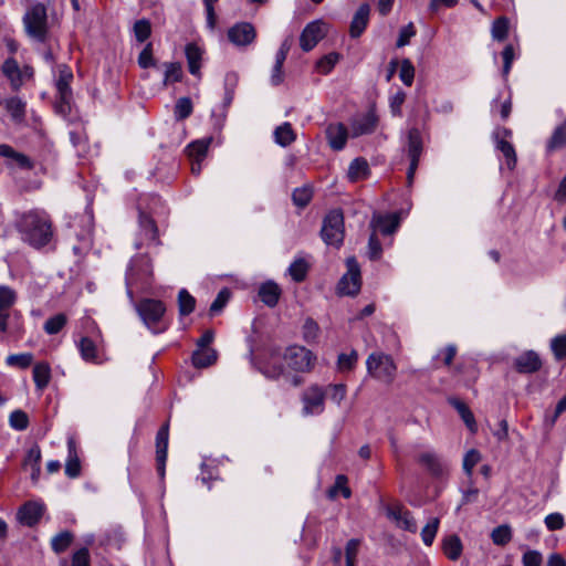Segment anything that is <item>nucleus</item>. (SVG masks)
I'll return each mask as SVG.
<instances>
[{
  "label": "nucleus",
  "instance_id": "nucleus-64",
  "mask_svg": "<svg viewBox=\"0 0 566 566\" xmlns=\"http://www.w3.org/2000/svg\"><path fill=\"white\" fill-rule=\"evenodd\" d=\"M368 258L377 261L382 255V248L380 241L375 232H371L368 239Z\"/></svg>",
  "mask_w": 566,
  "mask_h": 566
},
{
  "label": "nucleus",
  "instance_id": "nucleus-60",
  "mask_svg": "<svg viewBox=\"0 0 566 566\" xmlns=\"http://www.w3.org/2000/svg\"><path fill=\"white\" fill-rule=\"evenodd\" d=\"M17 300L15 292L7 286L0 285V312L10 308Z\"/></svg>",
  "mask_w": 566,
  "mask_h": 566
},
{
  "label": "nucleus",
  "instance_id": "nucleus-61",
  "mask_svg": "<svg viewBox=\"0 0 566 566\" xmlns=\"http://www.w3.org/2000/svg\"><path fill=\"white\" fill-rule=\"evenodd\" d=\"M339 60L337 53H329L319 59L316 63L317 70L323 74H328Z\"/></svg>",
  "mask_w": 566,
  "mask_h": 566
},
{
  "label": "nucleus",
  "instance_id": "nucleus-46",
  "mask_svg": "<svg viewBox=\"0 0 566 566\" xmlns=\"http://www.w3.org/2000/svg\"><path fill=\"white\" fill-rule=\"evenodd\" d=\"M491 538L495 545L504 546L512 539V530L506 524L500 525L492 531Z\"/></svg>",
  "mask_w": 566,
  "mask_h": 566
},
{
  "label": "nucleus",
  "instance_id": "nucleus-51",
  "mask_svg": "<svg viewBox=\"0 0 566 566\" xmlns=\"http://www.w3.org/2000/svg\"><path fill=\"white\" fill-rule=\"evenodd\" d=\"M318 333H319L318 324L312 318H306L303 324V327H302L303 339L307 344H312V343L316 342V339L318 337Z\"/></svg>",
  "mask_w": 566,
  "mask_h": 566
},
{
  "label": "nucleus",
  "instance_id": "nucleus-54",
  "mask_svg": "<svg viewBox=\"0 0 566 566\" xmlns=\"http://www.w3.org/2000/svg\"><path fill=\"white\" fill-rule=\"evenodd\" d=\"M492 38L496 41H503L509 33V20L505 17L496 19L491 28Z\"/></svg>",
  "mask_w": 566,
  "mask_h": 566
},
{
  "label": "nucleus",
  "instance_id": "nucleus-48",
  "mask_svg": "<svg viewBox=\"0 0 566 566\" xmlns=\"http://www.w3.org/2000/svg\"><path fill=\"white\" fill-rule=\"evenodd\" d=\"M358 360V354L356 350H350V353H342L337 358V368L339 371H349L352 370Z\"/></svg>",
  "mask_w": 566,
  "mask_h": 566
},
{
  "label": "nucleus",
  "instance_id": "nucleus-33",
  "mask_svg": "<svg viewBox=\"0 0 566 566\" xmlns=\"http://www.w3.org/2000/svg\"><path fill=\"white\" fill-rule=\"evenodd\" d=\"M51 380V367L45 361L36 363L33 366V381L38 390L42 391Z\"/></svg>",
  "mask_w": 566,
  "mask_h": 566
},
{
  "label": "nucleus",
  "instance_id": "nucleus-17",
  "mask_svg": "<svg viewBox=\"0 0 566 566\" xmlns=\"http://www.w3.org/2000/svg\"><path fill=\"white\" fill-rule=\"evenodd\" d=\"M512 135V132L504 127H497L493 133L495 147L500 150L505 160L506 166L510 170H513L516 166V153L513 145L506 140Z\"/></svg>",
  "mask_w": 566,
  "mask_h": 566
},
{
  "label": "nucleus",
  "instance_id": "nucleus-59",
  "mask_svg": "<svg viewBox=\"0 0 566 566\" xmlns=\"http://www.w3.org/2000/svg\"><path fill=\"white\" fill-rule=\"evenodd\" d=\"M360 539L352 538L345 546L346 566H356V558L359 552Z\"/></svg>",
  "mask_w": 566,
  "mask_h": 566
},
{
  "label": "nucleus",
  "instance_id": "nucleus-22",
  "mask_svg": "<svg viewBox=\"0 0 566 566\" xmlns=\"http://www.w3.org/2000/svg\"><path fill=\"white\" fill-rule=\"evenodd\" d=\"M350 134L343 123H332L326 128V138L332 149L339 151L345 148Z\"/></svg>",
  "mask_w": 566,
  "mask_h": 566
},
{
  "label": "nucleus",
  "instance_id": "nucleus-45",
  "mask_svg": "<svg viewBox=\"0 0 566 566\" xmlns=\"http://www.w3.org/2000/svg\"><path fill=\"white\" fill-rule=\"evenodd\" d=\"M67 317L63 313H59L46 319L44 323V331L49 335L57 334L66 324Z\"/></svg>",
  "mask_w": 566,
  "mask_h": 566
},
{
  "label": "nucleus",
  "instance_id": "nucleus-62",
  "mask_svg": "<svg viewBox=\"0 0 566 566\" xmlns=\"http://www.w3.org/2000/svg\"><path fill=\"white\" fill-rule=\"evenodd\" d=\"M481 454L475 449L469 450L463 458V470L470 478L473 473L474 467L480 462Z\"/></svg>",
  "mask_w": 566,
  "mask_h": 566
},
{
  "label": "nucleus",
  "instance_id": "nucleus-29",
  "mask_svg": "<svg viewBox=\"0 0 566 566\" xmlns=\"http://www.w3.org/2000/svg\"><path fill=\"white\" fill-rule=\"evenodd\" d=\"M185 54L188 63V70L193 76H201V60L203 51L196 43H188L185 48Z\"/></svg>",
  "mask_w": 566,
  "mask_h": 566
},
{
  "label": "nucleus",
  "instance_id": "nucleus-21",
  "mask_svg": "<svg viewBox=\"0 0 566 566\" xmlns=\"http://www.w3.org/2000/svg\"><path fill=\"white\" fill-rule=\"evenodd\" d=\"M44 505L40 502L30 501L23 504L18 511V520L25 526L35 525L42 517Z\"/></svg>",
  "mask_w": 566,
  "mask_h": 566
},
{
  "label": "nucleus",
  "instance_id": "nucleus-4",
  "mask_svg": "<svg viewBox=\"0 0 566 566\" xmlns=\"http://www.w3.org/2000/svg\"><path fill=\"white\" fill-rule=\"evenodd\" d=\"M73 80L72 71L63 65L59 70V76L55 81L56 98L54 102L55 113L63 118H69L73 107V93L71 82Z\"/></svg>",
  "mask_w": 566,
  "mask_h": 566
},
{
  "label": "nucleus",
  "instance_id": "nucleus-26",
  "mask_svg": "<svg viewBox=\"0 0 566 566\" xmlns=\"http://www.w3.org/2000/svg\"><path fill=\"white\" fill-rule=\"evenodd\" d=\"M41 449L38 444H33L25 453L22 467L25 471H30L31 480L35 483L41 474Z\"/></svg>",
  "mask_w": 566,
  "mask_h": 566
},
{
  "label": "nucleus",
  "instance_id": "nucleus-5",
  "mask_svg": "<svg viewBox=\"0 0 566 566\" xmlns=\"http://www.w3.org/2000/svg\"><path fill=\"white\" fill-rule=\"evenodd\" d=\"M153 277V269L149 260L145 255L134 256L130 260L126 272V292L130 301H133V287L139 285L140 289H147Z\"/></svg>",
  "mask_w": 566,
  "mask_h": 566
},
{
  "label": "nucleus",
  "instance_id": "nucleus-57",
  "mask_svg": "<svg viewBox=\"0 0 566 566\" xmlns=\"http://www.w3.org/2000/svg\"><path fill=\"white\" fill-rule=\"evenodd\" d=\"M399 77L405 85H407V86L412 85L413 78H415V66L410 60L403 59L401 61L400 70H399Z\"/></svg>",
  "mask_w": 566,
  "mask_h": 566
},
{
  "label": "nucleus",
  "instance_id": "nucleus-49",
  "mask_svg": "<svg viewBox=\"0 0 566 566\" xmlns=\"http://www.w3.org/2000/svg\"><path fill=\"white\" fill-rule=\"evenodd\" d=\"M134 35L139 43L145 42L151 34V25L147 19L137 20L133 28Z\"/></svg>",
  "mask_w": 566,
  "mask_h": 566
},
{
  "label": "nucleus",
  "instance_id": "nucleus-35",
  "mask_svg": "<svg viewBox=\"0 0 566 566\" xmlns=\"http://www.w3.org/2000/svg\"><path fill=\"white\" fill-rule=\"evenodd\" d=\"M163 66L165 69L163 78L164 86H168L182 80L184 72L180 62H165Z\"/></svg>",
  "mask_w": 566,
  "mask_h": 566
},
{
  "label": "nucleus",
  "instance_id": "nucleus-12",
  "mask_svg": "<svg viewBox=\"0 0 566 566\" xmlns=\"http://www.w3.org/2000/svg\"><path fill=\"white\" fill-rule=\"evenodd\" d=\"M347 272L340 277L337 290L340 295L354 296L361 287L360 266L355 256L346 260Z\"/></svg>",
  "mask_w": 566,
  "mask_h": 566
},
{
  "label": "nucleus",
  "instance_id": "nucleus-13",
  "mask_svg": "<svg viewBox=\"0 0 566 566\" xmlns=\"http://www.w3.org/2000/svg\"><path fill=\"white\" fill-rule=\"evenodd\" d=\"M2 73L9 80L12 91H19L25 81L33 76V69L29 65L20 67L18 62L10 57L2 64Z\"/></svg>",
  "mask_w": 566,
  "mask_h": 566
},
{
  "label": "nucleus",
  "instance_id": "nucleus-7",
  "mask_svg": "<svg viewBox=\"0 0 566 566\" xmlns=\"http://www.w3.org/2000/svg\"><path fill=\"white\" fill-rule=\"evenodd\" d=\"M367 373L385 384H391L397 371L396 364L389 355L371 353L366 360Z\"/></svg>",
  "mask_w": 566,
  "mask_h": 566
},
{
  "label": "nucleus",
  "instance_id": "nucleus-31",
  "mask_svg": "<svg viewBox=\"0 0 566 566\" xmlns=\"http://www.w3.org/2000/svg\"><path fill=\"white\" fill-rule=\"evenodd\" d=\"M280 295L281 289L273 281L261 284L259 289L260 300L269 307H274L277 304Z\"/></svg>",
  "mask_w": 566,
  "mask_h": 566
},
{
  "label": "nucleus",
  "instance_id": "nucleus-53",
  "mask_svg": "<svg viewBox=\"0 0 566 566\" xmlns=\"http://www.w3.org/2000/svg\"><path fill=\"white\" fill-rule=\"evenodd\" d=\"M287 272L295 282H302L307 273V263L303 259H297L291 263Z\"/></svg>",
  "mask_w": 566,
  "mask_h": 566
},
{
  "label": "nucleus",
  "instance_id": "nucleus-39",
  "mask_svg": "<svg viewBox=\"0 0 566 566\" xmlns=\"http://www.w3.org/2000/svg\"><path fill=\"white\" fill-rule=\"evenodd\" d=\"M274 140L282 147H286L295 140V134L290 123H283L275 128Z\"/></svg>",
  "mask_w": 566,
  "mask_h": 566
},
{
  "label": "nucleus",
  "instance_id": "nucleus-40",
  "mask_svg": "<svg viewBox=\"0 0 566 566\" xmlns=\"http://www.w3.org/2000/svg\"><path fill=\"white\" fill-rule=\"evenodd\" d=\"M566 145V119L565 122L557 126L553 132L552 137L548 139L546 148L547 151H554L558 148H562Z\"/></svg>",
  "mask_w": 566,
  "mask_h": 566
},
{
  "label": "nucleus",
  "instance_id": "nucleus-50",
  "mask_svg": "<svg viewBox=\"0 0 566 566\" xmlns=\"http://www.w3.org/2000/svg\"><path fill=\"white\" fill-rule=\"evenodd\" d=\"M9 424L14 430L23 431L29 426V417L23 410H14L9 416Z\"/></svg>",
  "mask_w": 566,
  "mask_h": 566
},
{
  "label": "nucleus",
  "instance_id": "nucleus-24",
  "mask_svg": "<svg viewBox=\"0 0 566 566\" xmlns=\"http://www.w3.org/2000/svg\"><path fill=\"white\" fill-rule=\"evenodd\" d=\"M370 7L367 3H363L355 12L350 25L349 35L353 39L359 38L366 30L369 23Z\"/></svg>",
  "mask_w": 566,
  "mask_h": 566
},
{
  "label": "nucleus",
  "instance_id": "nucleus-20",
  "mask_svg": "<svg viewBox=\"0 0 566 566\" xmlns=\"http://www.w3.org/2000/svg\"><path fill=\"white\" fill-rule=\"evenodd\" d=\"M168 439H169V427L168 423L161 426L156 434V461H157V471L159 476L163 479L166 472V460H167V450H168Z\"/></svg>",
  "mask_w": 566,
  "mask_h": 566
},
{
  "label": "nucleus",
  "instance_id": "nucleus-56",
  "mask_svg": "<svg viewBox=\"0 0 566 566\" xmlns=\"http://www.w3.org/2000/svg\"><path fill=\"white\" fill-rule=\"evenodd\" d=\"M33 361V355L31 353H21L9 355L6 359L7 365L17 366L19 368H28Z\"/></svg>",
  "mask_w": 566,
  "mask_h": 566
},
{
  "label": "nucleus",
  "instance_id": "nucleus-2",
  "mask_svg": "<svg viewBox=\"0 0 566 566\" xmlns=\"http://www.w3.org/2000/svg\"><path fill=\"white\" fill-rule=\"evenodd\" d=\"M15 227L22 240L36 249L49 244L53 237L50 217L41 209L19 213L15 219Z\"/></svg>",
  "mask_w": 566,
  "mask_h": 566
},
{
  "label": "nucleus",
  "instance_id": "nucleus-30",
  "mask_svg": "<svg viewBox=\"0 0 566 566\" xmlns=\"http://www.w3.org/2000/svg\"><path fill=\"white\" fill-rule=\"evenodd\" d=\"M370 175L368 161L363 157H357L348 166L347 178L352 182L367 179Z\"/></svg>",
  "mask_w": 566,
  "mask_h": 566
},
{
  "label": "nucleus",
  "instance_id": "nucleus-27",
  "mask_svg": "<svg viewBox=\"0 0 566 566\" xmlns=\"http://www.w3.org/2000/svg\"><path fill=\"white\" fill-rule=\"evenodd\" d=\"M81 473V461L77 452L76 441L73 437L67 438V459L65 462V474L71 478H77Z\"/></svg>",
  "mask_w": 566,
  "mask_h": 566
},
{
  "label": "nucleus",
  "instance_id": "nucleus-8",
  "mask_svg": "<svg viewBox=\"0 0 566 566\" xmlns=\"http://www.w3.org/2000/svg\"><path fill=\"white\" fill-rule=\"evenodd\" d=\"M323 241L327 245L339 248L344 241V216L339 209L329 211L323 220L321 230Z\"/></svg>",
  "mask_w": 566,
  "mask_h": 566
},
{
  "label": "nucleus",
  "instance_id": "nucleus-6",
  "mask_svg": "<svg viewBox=\"0 0 566 566\" xmlns=\"http://www.w3.org/2000/svg\"><path fill=\"white\" fill-rule=\"evenodd\" d=\"M23 24L31 38L40 42L44 41L48 32L46 6L34 1L23 17Z\"/></svg>",
  "mask_w": 566,
  "mask_h": 566
},
{
  "label": "nucleus",
  "instance_id": "nucleus-19",
  "mask_svg": "<svg viewBox=\"0 0 566 566\" xmlns=\"http://www.w3.org/2000/svg\"><path fill=\"white\" fill-rule=\"evenodd\" d=\"M256 36L254 27L249 22L235 23L228 30V39L235 46H247Z\"/></svg>",
  "mask_w": 566,
  "mask_h": 566
},
{
  "label": "nucleus",
  "instance_id": "nucleus-9",
  "mask_svg": "<svg viewBox=\"0 0 566 566\" xmlns=\"http://www.w3.org/2000/svg\"><path fill=\"white\" fill-rule=\"evenodd\" d=\"M283 358L286 366L297 373L311 371L316 360L315 355L310 349L297 345L287 347Z\"/></svg>",
  "mask_w": 566,
  "mask_h": 566
},
{
  "label": "nucleus",
  "instance_id": "nucleus-25",
  "mask_svg": "<svg viewBox=\"0 0 566 566\" xmlns=\"http://www.w3.org/2000/svg\"><path fill=\"white\" fill-rule=\"evenodd\" d=\"M0 157L6 158L7 165L10 167H17L20 169H32L33 164L28 156L22 153L14 150L7 144L0 145Z\"/></svg>",
  "mask_w": 566,
  "mask_h": 566
},
{
  "label": "nucleus",
  "instance_id": "nucleus-10",
  "mask_svg": "<svg viewBox=\"0 0 566 566\" xmlns=\"http://www.w3.org/2000/svg\"><path fill=\"white\" fill-rule=\"evenodd\" d=\"M405 151L410 160L407 171V180L408 184L411 185L423 151L422 136L418 128L412 127L407 132Z\"/></svg>",
  "mask_w": 566,
  "mask_h": 566
},
{
  "label": "nucleus",
  "instance_id": "nucleus-43",
  "mask_svg": "<svg viewBox=\"0 0 566 566\" xmlns=\"http://www.w3.org/2000/svg\"><path fill=\"white\" fill-rule=\"evenodd\" d=\"M440 520L438 517L431 518L421 530V539L426 546H431L438 533Z\"/></svg>",
  "mask_w": 566,
  "mask_h": 566
},
{
  "label": "nucleus",
  "instance_id": "nucleus-38",
  "mask_svg": "<svg viewBox=\"0 0 566 566\" xmlns=\"http://www.w3.org/2000/svg\"><path fill=\"white\" fill-rule=\"evenodd\" d=\"M449 403L453 406L459 412L461 419L464 421L467 427L474 432L476 430V423L473 413L469 407L457 398H450Z\"/></svg>",
  "mask_w": 566,
  "mask_h": 566
},
{
  "label": "nucleus",
  "instance_id": "nucleus-18",
  "mask_svg": "<svg viewBox=\"0 0 566 566\" xmlns=\"http://www.w3.org/2000/svg\"><path fill=\"white\" fill-rule=\"evenodd\" d=\"M417 461L433 478H442L448 471V464L434 450H426L421 452L418 455Z\"/></svg>",
  "mask_w": 566,
  "mask_h": 566
},
{
  "label": "nucleus",
  "instance_id": "nucleus-11",
  "mask_svg": "<svg viewBox=\"0 0 566 566\" xmlns=\"http://www.w3.org/2000/svg\"><path fill=\"white\" fill-rule=\"evenodd\" d=\"M326 390L318 385L307 387L301 395L302 415L304 417L318 416L325 410Z\"/></svg>",
  "mask_w": 566,
  "mask_h": 566
},
{
  "label": "nucleus",
  "instance_id": "nucleus-14",
  "mask_svg": "<svg viewBox=\"0 0 566 566\" xmlns=\"http://www.w3.org/2000/svg\"><path fill=\"white\" fill-rule=\"evenodd\" d=\"M378 116L374 108L365 113L356 114L349 120L350 136L356 138L363 135L373 134L378 125Z\"/></svg>",
  "mask_w": 566,
  "mask_h": 566
},
{
  "label": "nucleus",
  "instance_id": "nucleus-15",
  "mask_svg": "<svg viewBox=\"0 0 566 566\" xmlns=\"http://www.w3.org/2000/svg\"><path fill=\"white\" fill-rule=\"evenodd\" d=\"M326 23L323 20H315L306 24L300 36V45L303 51H311L325 35Z\"/></svg>",
  "mask_w": 566,
  "mask_h": 566
},
{
  "label": "nucleus",
  "instance_id": "nucleus-32",
  "mask_svg": "<svg viewBox=\"0 0 566 566\" xmlns=\"http://www.w3.org/2000/svg\"><path fill=\"white\" fill-rule=\"evenodd\" d=\"M218 358L213 348H197L191 356L192 365L196 368H206L216 363Z\"/></svg>",
  "mask_w": 566,
  "mask_h": 566
},
{
  "label": "nucleus",
  "instance_id": "nucleus-36",
  "mask_svg": "<svg viewBox=\"0 0 566 566\" xmlns=\"http://www.w3.org/2000/svg\"><path fill=\"white\" fill-rule=\"evenodd\" d=\"M211 138L198 139L187 146V154L191 160H203L209 149Z\"/></svg>",
  "mask_w": 566,
  "mask_h": 566
},
{
  "label": "nucleus",
  "instance_id": "nucleus-44",
  "mask_svg": "<svg viewBox=\"0 0 566 566\" xmlns=\"http://www.w3.org/2000/svg\"><path fill=\"white\" fill-rule=\"evenodd\" d=\"M72 541H73L72 533L69 531H63V532L56 534L51 539L52 549L57 554L63 553L71 545Z\"/></svg>",
  "mask_w": 566,
  "mask_h": 566
},
{
  "label": "nucleus",
  "instance_id": "nucleus-28",
  "mask_svg": "<svg viewBox=\"0 0 566 566\" xmlns=\"http://www.w3.org/2000/svg\"><path fill=\"white\" fill-rule=\"evenodd\" d=\"M4 108L14 124H22L25 119L27 103L19 96H12L4 99Z\"/></svg>",
  "mask_w": 566,
  "mask_h": 566
},
{
  "label": "nucleus",
  "instance_id": "nucleus-52",
  "mask_svg": "<svg viewBox=\"0 0 566 566\" xmlns=\"http://www.w3.org/2000/svg\"><path fill=\"white\" fill-rule=\"evenodd\" d=\"M551 349L556 360L566 358V334H558L551 339Z\"/></svg>",
  "mask_w": 566,
  "mask_h": 566
},
{
  "label": "nucleus",
  "instance_id": "nucleus-42",
  "mask_svg": "<svg viewBox=\"0 0 566 566\" xmlns=\"http://www.w3.org/2000/svg\"><path fill=\"white\" fill-rule=\"evenodd\" d=\"M196 306V300L188 293L187 290L182 289L178 293V308L181 316H187L193 312Z\"/></svg>",
  "mask_w": 566,
  "mask_h": 566
},
{
  "label": "nucleus",
  "instance_id": "nucleus-63",
  "mask_svg": "<svg viewBox=\"0 0 566 566\" xmlns=\"http://www.w3.org/2000/svg\"><path fill=\"white\" fill-rule=\"evenodd\" d=\"M138 65L142 69L156 66V60L153 56V44L148 42L138 55Z\"/></svg>",
  "mask_w": 566,
  "mask_h": 566
},
{
  "label": "nucleus",
  "instance_id": "nucleus-34",
  "mask_svg": "<svg viewBox=\"0 0 566 566\" xmlns=\"http://www.w3.org/2000/svg\"><path fill=\"white\" fill-rule=\"evenodd\" d=\"M442 549L444 555L450 560H457L462 554L463 546L460 537L458 535L447 536L442 542Z\"/></svg>",
  "mask_w": 566,
  "mask_h": 566
},
{
  "label": "nucleus",
  "instance_id": "nucleus-16",
  "mask_svg": "<svg viewBox=\"0 0 566 566\" xmlns=\"http://www.w3.org/2000/svg\"><path fill=\"white\" fill-rule=\"evenodd\" d=\"M400 226V213L399 212H390V213H377L373 214L370 220L371 232L381 233L382 235H391L394 234Z\"/></svg>",
  "mask_w": 566,
  "mask_h": 566
},
{
  "label": "nucleus",
  "instance_id": "nucleus-55",
  "mask_svg": "<svg viewBox=\"0 0 566 566\" xmlns=\"http://www.w3.org/2000/svg\"><path fill=\"white\" fill-rule=\"evenodd\" d=\"M313 196L312 188L310 186H303L300 188L294 189L292 193V199L294 205L297 207H305L308 205Z\"/></svg>",
  "mask_w": 566,
  "mask_h": 566
},
{
  "label": "nucleus",
  "instance_id": "nucleus-37",
  "mask_svg": "<svg viewBox=\"0 0 566 566\" xmlns=\"http://www.w3.org/2000/svg\"><path fill=\"white\" fill-rule=\"evenodd\" d=\"M87 228L83 233L77 234L78 244L73 245L75 255H83L92 248V217L87 218Z\"/></svg>",
  "mask_w": 566,
  "mask_h": 566
},
{
  "label": "nucleus",
  "instance_id": "nucleus-47",
  "mask_svg": "<svg viewBox=\"0 0 566 566\" xmlns=\"http://www.w3.org/2000/svg\"><path fill=\"white\" fill-rule=\"evenodd\" d=\"M192 102L189 97H180L174 108V115L177 120H182L189 117L192 113Z\"/></svg>",
  "mask_w": 566,
  "mask_h": 566
},
{
  "label": "nucleus",
  "instance_id": "nucleus-3",
  "mask_svg": "<svg viewBox=\"0 0 566 566\" xmlns=\"http://www.w3.org/2000/svg\"><path fill=\"white\" fill-rule=\"evenodd\" d=\"M136 310L144 324L154 334H160L168 328L164 321L166 306L161 301L144 298L136 305Z\"/></svg>",
  "mask_w": 566,
  "mask_h": 566
},
{
  "label": "nucleus",
  "instance_id": "nucleus-23",
  "mask_svg": "<svg viewBox=\"0 0 566 566\" xmlns=\"http://www.w3.org/2000/svg\"><path fill=\"white\" fill-rule=\"evenodd\" d=\"M516 370L521 374H533L541 369L542 360L534 350H526L514 360Z\"/></svg>",
  "mask_w": 566,
  "mask_h": 566
},
{
  "label": "nucleus",
  "instance_id": "nucleus-58",
  "mask_svg": "<svg viewBox=\"0 0 566 566\" xmlns=\"http://www.w3.org/2000/svg\"><path fill=\"white\" fill-rule=\"evenodd\" d=\"M230 295H231V293H230L229 289H227V287L222 289L218 293L217 297L211 303L210 308H209V313L211 316L219 314L223 310V307L227 305V303L230 298Z\"/></svg>",
  "mask_w": 566,
  "mask_h": 566
},
{
  "label": "nucleus",
  "instance_id": "nucleus-41",
  "mask_svg": "<svg viewBox=\"0 0 566 566\" xmlns=\"http://www.w3.org/2000/svg\"><path fill=\"white\" fill-rule=\"evenodd\" d=\"M78 349L85 361L96 363L98 359L95 343L88 337H82L78 343Z\"/></svg>",
  "mask_w": 566,
  "mask_h": 566
},
{
  "label": "nucleus",
  "instance_id": "nucleus-1",
  "mask_svg": "<svg viewBox=\"0 0 566 566\" xmlns=\"http://www.w3.org/2000/svg\"><path fill=\"white\" fill-rule=\"evenodd\" d=\"M138 210L139 231L134 242L135 249L140 250L159 245L158 229L154 217H165L168 213L164 201L160 197L150 195L139 201Z\"/></svg>",
  "mask_w": 566,
  "mask_h": 566
}]
</instances>
